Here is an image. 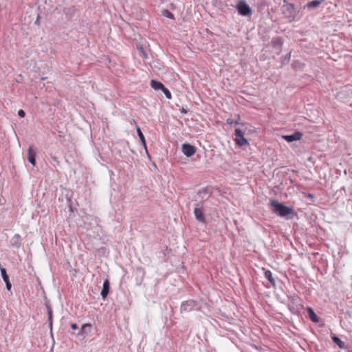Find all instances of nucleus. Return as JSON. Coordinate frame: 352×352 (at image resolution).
I'll return each instance as SVG.
<instances>
[{"label": "nucleus", "instance_id": "obj_1", "mask_svg": "<svg viewBox=\"0 0 352 352\" xmlns=\"http://www.w3.org/2000/svg\"><path fill=\"white\" fill-rule=\"evenodd\" d=\"M270 206L273 212L280 217L292 219L297 216V213L294 211L293 207L287 206L283 203H280L277 200H271Z\"/></svg>", "mask_w": 352, "mask_h": 352}, {"label": "nucleus", "instance_id": "obj_2", "mask_svg": "<svg viewBox=\"0 0 352 352\" xmlns=\"http://www.w3.org/2000/svg\"><path fill=\"white\" fill-rule=\"evenodd\" d=\"M236 9L241 16H250L252 14L251 8L245 0H239L236 5Z\"/></svg>", "mask_w": 352, "mask_h": 352}, {"label": "nucleus", "instance_id": "obj_3", "mask_svg": "<svg viewBox=\"0 0 352 352\" xmlns=\"http://www.w3.org/2000/svg\"><path fill=\"white\" fill-rule=\"evenodd\" d=\"M200 309V305L194 300H188L183 302L180 307L181 312H190L192 311H198Z\"/></svg>", "mask_w": 352, "mask_h": 352}, {"label": "nucleus", "instance_id": "obj_4", "mask_svg": "<svg viewBox=\"0 0 352 352\" xmlns=\"http://www.w3.org/2000/svg\"><path fill=\"white\" fill-rule=\"evenodd\" d=\"M194 214L195 219L199 221L200 223H206V219L204 215V203L200 202L195 205V208L194 209Z\"/></svg>", "mask_w": 352, "mask_h": 352}, {"label": "nucleus", "instance_id": "obj_5", "mask_svg": "<svg viewBox=\"0 0 352 352\" xmlns=\"http://www.w3.org/2000/svg\"><path fill=\"white\" fill-rule=\"evenodd\" d=\"M234 135V140L237 146L242 147L250 144L248 140L244 137V133L240 129H235Z\"/></svg>", "mask_w": 352, "mask_h": 352}, {"label": "nucleus", "instance_id": "obj_6", "mask_svg": "<svg viewBox=\"0 0 352 352\" xmlns=\"http://www.w3.org/2000/svg\"><path fill=\"white\" fill-rule=\"evenodd\" d=\"M196 147L190 144L184 143L182 145V151L187 157H190L194 155L196 153Z\"/></svg>", "mask_w": 352, "mask_h": 352}, {"label": "nucleus", "instance_id": "obj_7", "mask_svg": "<svg viewBox=\"0 0 352 352\" xmlns=\"http://www.w3.org/2000/svg\"><path fill=\"white\" fill-rule=\"evenodd\" d=\"M303 136L302 133L300 131H295L294 133L290 135H283L282 138L287 142H293L294 141L300 140Z\"/></svg>", "mask_w": 352, "mask_h": 352}, {"label": "nucleus", "instance_id": "obj_8", "mask_svg": "<svg viewBox=\"0 0 352 352\" xmlns=\"http://www.w3.org/2000/svg\"><path fill=\"white\" fill-rule=\"evenodd\" d=\"M284 8L283 13L289 18H294L295 16V6L293 3H288L283 7Z\"/></svg>", "mask_w": 352, "mask_h": 352}, {"label": "nucleus", "instance_id": "obj_9", "mask_svg": "<svg viewBox=\"0 0 352 352\" xmlns=\"http://www.w3.org/2000/svg\"><path fill=\"white\" fill-rule=\"evenodd\" d=\"M36 151L32 146H30L28 149V160L34 166H36Z\"/></svg>", "mask_w": 352, "mask_h": 352}, {"label": "nucleus", "instance_id": "obj_10", "mask_svg": "<svg viewBox=\"0 0 352 352\" xmlns=\"http://www.w3.org/2000/svg\"><path fill=\"white\" fill-rule=\"evenodd\" d=\"M110 291V283L108 279L104 280L102 285V289L101 291V296L103 300H105L109 294Z\"/></svg>", "mask_w": 352, "mask_h": 352}, {"label": "nucleus", "instance_id": "obj_11", "mask_svg": "<svg viewBox=\"0 0 352 352\" xmlns=\"http://www.w3.org/2000/svg\"><path fill=\"white\" fill-rule=\"evenodd\" d=\"M10 245L16 248H19L21 246V236L19 234H14L10 241Z\"/></svg>", "mask_w": 352, "mask_h": 352}, {"label": "nucleus", "instance_id": "obj_12", "mask_svg": "<svg viewBox=\"0 0 352 352\" xmlns=\"http://www.w3.org/2000/svg\"><path fill=\"white\" fill-rule=\"evenodd\" d=\"M91 327L92 326L89 323L82 324L79 332L77 333V336L88 335L91 332Z\"/></svg>", "mask_w": 352, "mask_h": 352}, {"label": "nucleus", "instance_id": "obj_13", "mask_svg": "<svg viewBox=\"0 0 352 352\" xmlns=\"http://www.w3.org/2000/svg\"><path fill=\"white\" fill-rule=\"evenodd\" d=\"M135 274H136V282L138 285H140L143 280L144 276V270L142 267H138L135 270Z\"/></svg>", "mask_w": 352, "mask_h": 352}, {"label": "nucleus", "instance_id": "obj_14", "mask_svg": "<svg viewBox=\"0 0 352 352\" xmlns=\"http://www.w3.org/2000/svg\"><path fill=\"white\" fill-rule=\"evenodd\" d=\"M307 314L309 315V319L315 323H317L319 322V318L315 313L314 310L311 307H307Z\"/></svg>", "mask_w": 352, "mask_h": 352}, {"label": "nucleus", "instance_id": "obj_15", "mask_svg": "<svg viewBox=\"0 0 352 352\" xmlns=\"http://www.w3.org/2000/svg\"><path fill=\"white\" fill-rule=\"evenodd\" d=\"M331 339L333 340V342L336 344L340 349H345L346 348V344L344 342L342 341L337 336H336L335 334H333L331 336Z\"/></svg>", "mask_w": 352, "mask_h": 352}, {"label": "nucleus", "instance_id": "obj_16", "mask_svg": "<svg viewBox=\"0 0 352 352\" xmlns=\"http://www.w3.org/2000/svg\"><path fill=\"white\" fill-rule=\"evenodd\" d=\"M283 41L280 36L274 37L272 40V45L274 48L280 47L283 45Z\"/></svg>", "mask_w": 352, "mask_h": 352}, {"label": "nucleus", "instance_id": "obj_17", "mask_svg": "<svg viewBox=\"0 0 352 352\" xmlns=\"http://www.w3.org/2000/svg\"><path fill=\"white\" fill-rule=\"evenodd\" d=\"M325 0H312L307 3L308 8L312 9L318 7Z\"/></svg>", "mask_w": 352, "mask_h": 352}, {"label": "nucleus", "instance_id": "obj_18", "mask_svg": "<svg viewBox=\"0 0 352 352\" xmlns=\"http://www.w3.org/2000/svg\"><path fill=\"white\" fill-rule=\"evenodd\" d=\"M151 87L155 90H162L164 85L160 81L151 80Z\"/></svg>", "mask_w": 352, "mask_h": 352}, {"label": "nucleus", "instance_id": "obj_19", "mask_svg": "<svg viewBox=\"0 0 352 352\" xmlns=\"http://www.w3.org/2000/svg\"><path fill=\"white\" fill-rule=\"evenodd\" d=\"M265 277L270 282V283L273 285H276V281L273 278L272 273L270 270H266L264 272Z\"/></svg>", "mask_w": 352, "mask_h": 352}, {"label": "nucleus", "instance_id": "obj_20", "mask_svg": "<svg viewBox=\"0 0 352 352\" xmlns=\"http://www.w3.org/2000/svg\"><path fill=\"white\" fill-rule=\"evenodd\" d=\"M136 131H137V134H138V137L140 138V140L142 146H144V148L147 151L146 140H145L144 134L142 133V131L140 130V129L139 127L137 128Z\"/></svg>", "mask_w": 352, "mask_h": 352}, {"label": "nucleus", "instance_id": "obj_21", "mask_svg": "<svg viewBox=\"0 0 352 352\" xmlns=\"http://www.w3.org/2000/svg\"><path fill=\"white\" fill-rule=\"evenodd\" d=\"M291 52L287 54L284 57L282 58L281 60V64L287 65L289 63L290 58H291Z\"/></svg>", "mask_w": 352, "mask_h": 352}, {"label": "nucleus", "instance_id": "obj_22", "mask_svg": "<svg viewBox=\"0 0 352 352\" xmlns=\"http://www.w3.org/2000/svg\"><path fill=\"white\" fill-rule=\"evenodd\" d=\"M47 315H48L49 327L50 329V332L52 333V327H53V319H52L53 314H52V312L50 313V311H49V313H47Z\"/></svg>", "mask_w": 352, "mask_h": 352}, {"label": "nucleus", "instance_id": "obj_23", "mask_svg": "<svg viewBox=\"0 0 352 352\" xmlns=\"http://www.w3.org/2000/svg\"><path fill=\"white\" fill-rule=\"evenodd\" d=\"M162 14H163V16H164L168 19H175L173 14L168 10H164L162 11Z\"/></svg>", "mask_w": 352, "mask_h": 352}, {"label": "nucleus", "instance_id": "obj_24", "mask_svg": "<svg viewBox=\"0 0 352 352\" xmlns=\"http://www.w3.org/2000/svg\"><path fill=\"white\" fill-rule=\"evenodd\" d=\"M162 91L168 99L171 98V97H172L171 93L165 86L164 87V88L162 89Z\"/></svg>", "mask_w": 352, "mask_h": 352}, {"label": "nucleus", "instance_id": "obj_25", "mask_svg": "<svg viewBox=\"0 0 352 352\" xmlns=\"http://www.w3.org/2000/svg\"><path fill=\"white\" fill-rule=\"evenodd\" d=\"M226 123L228 124H229V125H232V124L238 125V124H240V123L238 121H235V120H234L232 118H228L226 120Z\"/></svg>", "mask_w": 352, "mask_h": 352}, {"label": "nucleus", "instance_id": "obj_26", "mask_svg": "<svg viewBox=\"0 0 352 352\" xmlns=\"http://www.w3.org/2000/svg\"><path fill=\"white\" fill-rule=\"evenodd\" d=\"M289 309L292 313L297 314L298 312V311L293 305H289Z\"/></svg>", "mask_w": 352, "mask_h": 352}, {"label": "nucleus", "instance_id": "obj_27", "mask_svg": "<svg viewBox=\"0 0 352 352\" xmlns=\"http://www.w3.org/2000/svg\"><path fill=\"white\" fill-rule=\"evenodd\" d=\"M18 116L21 118H24L25 116V112L23 109H20L18 111Z\"/></svg>", "mask_w": 352, "mask_h": 352}, {"label": "nucleus", "instance_id": "obj_28", "mask_svg": "<svg viewBox=\"0 0 352 352\" xmlns=\"http://www.w3.org/2000/svg\"><path fill=\"white\" fill-rule=\"evenodd\" d=\"M208 193V190L206 188H204L199 191L198 195L201 196L202 194L207 195Z\"/></svg>", "mask_w": 352, "mask_h": 352}, {"label": "nucleus", "instance_id": "obj_29", "mask_svg": "<svg viewBox=\"0 0 352 352\" xmlns=\"http://www.w3.org/2000/svg\"><path fill=\"white\" fill-rule=\"evenodd\" d=\"M45 306H46V308H47V313H49V311H50V313H52V309L50 305L46 302L45 303Z\"/></svg>", "mask_w": 352, "mask_h": 352}, {"label": "nucleus", "instance_id": "obj_30", "mask_svg": "<svg viewBox=\"0 0 352 352\" xmlns=\"http://www.w3.org/2000/svg\"><path fill=\"white\" fill-rule=\"evenodd\" d=\"M71 328L74 330L78 329V326L76 323H72L71 324Z\"/></svg>", "mask_w": 352, "mask_h": 352}, {"label": "nucleus", "instance_id": "obj_31", "mask_svg": "<svg viewBox=\"0 0 352 352\" xmlns=\"http://www.w3.org/2000/svg\"><path fill=\"white\" fill-rule=\"evenodd\" d=\"M292 300H293L294 303H297L298 301L299 300V298L298 296H293Z\"/></svg>", "mask_w": 352, "mask_h": 352}, {"label": "nucleus", "instance_id": "obj_32", "mask_svg": "<svg viewBox=\"0 0 352 352\" xmlns=\"http://www.w3.org/2000/svg\"><path fill=\"white\" fill-rule=\"evenodd\" d=\"M181 113H184V114H186V113H187V110H186V109H185L184 108H182V109H181Z\"/></svg>", "mask_w": 352, "mask_h": 352}, {"label": "nucleus", "instance_id": "obj_33", "mask_svg": "<svg viewBox=\"0 0 352 352\" xmlns=\"http://www.w3.org/2000/svg\"><path fill=\"white\" fill-rule=\"evenodd\" d=\"M237 118H238V119H236V121H238V122H239V120H240V119H241V117H240V116H239V115H237Z\"/></svg>", "mask_w": 352, "mask_h": 352}, {"label": "nucleus", "instance_id": "obj_34", "mask_svg": "<svg viewBox=\"0 0 352 352\" xmlns=\"http://www.w3.org/2000/svg\"><path fill=\"white\" fill-rule=\"evenodd\" d=\"M35 23H36V24H37V23H38V18H37V19L36 20Z\"/></svg>", "mask_w": 352, "mask_h": 352}, {"label": "nucleus", "instance_id": "obj_35", "mask_svg": "<svg viewBox=\"0 0 352 352\" xmlns=\"http://www.w3.org/2000/svg\"><path fill=\"white\" fill-rule=\"evenodd\" d=\"M53 159L54 161H56V157H53Z\"/></svg>", "mask_w": 352, "mask_h": 352}]
</instances>
